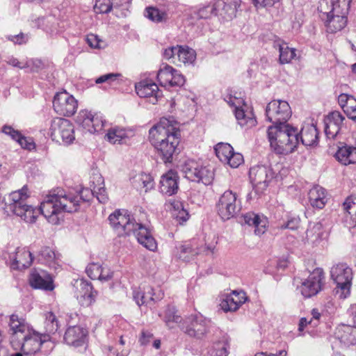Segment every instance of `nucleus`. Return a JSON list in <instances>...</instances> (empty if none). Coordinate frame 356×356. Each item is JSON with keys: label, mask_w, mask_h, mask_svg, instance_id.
<instances>
[{"label": "nucleus", "mask_w": 356, "mask_h": 356, "mask_svg": "<svg viewBox=\"0 0 356 356\" xmlns=\"http://www.w3.org/2000/svg\"><path fill=\"white\" fill-rule=\"evenodd\" d=\"M51 337L48 334H41L35 330H29L23 337L17 341L19 346H13L14 349H21L26 355H31L40 350L41 346L49 341Z\"/></svg>", "instance_id": "1a4fd4ad"}, {"label": "nucleus", "mask_w": 356, "mask_h": 356, "mask_svg": "<svg viewBox=\"0 0 356 356\" xmlns=\"http://www.w3.org/2000/svg\"><path fill=\"white\" fill-rule=\"evenodd\" d=\"M329 3L327 0H323L318 6V10L322 13L327 31L334 33L343 29L347 24V16L332 14L328 12Z\"/></svg>", "instance_id": "9b49d317"}, {"label": "nucleus", "mask_w": 356, "mask_h": 356, "mask_svg": "<svg viewBox=\"0 0 356 356\" xmlns=\"http://www.w3.org/2000/svg\"><path fill=\"white\" fill-rule=\"evenodd\" d=\"M2 131L5 134L10 136L12 139L16 141L22 136L19 131L15 130L12 127L8 125L3 126L2 128Z\"/></svg>", "instance_id": "e2e57ef3"}, {"label": "nucleus", "mask_w": 356, "mask_h": 356, "mask_svg": "<svg viewBox=\"0 0 356 356\" xmlns=\"http://www.w3.org/2000/svg\"><path fill=\"white\" fill-rule=\"evenodd\" d=\"M243 161V157L241 154L236 153L233 151L228 157L227 161H225L230 167L236 168L238 167Z\"/></svg>", "instance_id": "6e6d98bb"}, {"label": "nucleus", "mask_w": 356, "mask_h": 356, "mask_svg": "<svg viewBox=\"0 0 356 356\" xmlns=\"http://www.w3.org/2000/svg\"><path fill=\"white\" fill-rule=\"evenodd\" d=\"M300 220L298 217H289L286 222H284L280 225V227L281 229H289L291 230H296L300 226Z\"/></svg>", "instance_id": "4d7b16f0"}, {"label": "nucleus", "mask_w": 356, "mask_h": 356, "mask_svg": "<svg viewBox=\"0 0 356 356\" xmlns=\"http://www.w3.org/2000/svg\"><path fill=\"white\" fill-rule=\"evenodd\" d=\"M241 219L243 220L241 223L243 222L249 226L254 227V233L257 235H261L265 233L266 225V219H261L259 216L252 212L243 214L241 216Z\"/></svg>", "instance_id": "f704fd0d"}, {"label": "nucleus", "mask_w": 356, "mask_h": 356, "mask_svg": "<svg viewBox=\"0 0 356 356\" xmlns=\"http://www.w3.org/2000/svg\"><path fill=\"white\" fill-rule=\"evenodd\" d=\"M194 14L198 19H209L212 16H216L214 0L211 1L207 5L201 6Z\"/></svg>", "instance_id": "49530a36"}, {"label": "nucleus", "mask_w": 356, "mask_h": 356, "mask_svg": "<svg viewBox=\"0 0 356 356\" xmlns=\"http://www.w3.org/2000/svg\"><path fill=\"white\" fill-rule=\"evenodd\" d=\"M183 170L186 177L192 181L202 182L204 185H209L213 179L212 170L207 167L198 165L193 161L186 163Z\"/></svg>", "instance_id": "4468645a"}, {"label": "nucleus", "mask_w": 356, "mask_h": 356, "mask_svg": "<svg viewBox=\"0 0 356 356\" xmlns=\"http://www.w3.org/2000/svg\"><path fill=\"white\" fill-rule=\"evenodd\" d=\"M216 16L220 19L229 21L236 17L240 0H214Z\"/></svg>", "instance_id": "412c9836"}, {"label": "nucleus", "mask_w": 356, "mask_h": 356, "mask_svg": "<svg viewBox=\"0 0 356 356\" xmlns=\"http://www.w3.org/2000/svg\"><path fill=\"white\" fill-rule=\"evenodd\" d=\"M180 131L172 118H163L149 130V140L164 163L179 153Z\"/></svg>", "instance_id": "f03ea898"}, {"label": "nucleus", "mask_w": 356, "mask_h": 356, "mask_svg": "<svg viewBox=\"0 0 356 356\" xmlns=\"http://www.w3.org/2000/svg\"><path fill=\"white\" fill-rule=\"evenodd\" d=\"M318 132L314 124H305L299 132V140L305 146H312L318 142Z\"/></svg>", "instance_id": "473e14b6"}, {"label": "nucleus", "mask_w": 356, "mask_h": 356, "mask_svg": "<svg viewBox=\"0 0 356 356\" xmlns=\"http://www.w3.org/2000/svg\"><path fill=\"white\" fill-rule=\"evenodd\" d=\"M216 209L218 215L223 220L235 217L241 209V202L238 194L231 190L225 191L216 204Z\"/></svg>", "instance_id": "0eeeda50"}, {"label": "nucleus", "mask_w": 356, "mask_h": 356, "mask_svg": "<svg viewBox=\"0 0 356 356\" xmlns=\"http://www.w3.org/2000/svg\"><path fill=\"white\" fill-rule=\"evenodd\" d=\"M311 315L312 318L309 321V323L312 327H316L321 321L322 314L318 309L314 308L312 310Z\"/></svg>", "instance_id": "680f3d73"}, {"label": "nucleus", "mask_w": 356, "mask_h": 356, "mask_svg": "<svg viewBox=\"0 0 356 356\" xmlns=\"http://www.w3.org/2000/svg\"><path fill=\"white\" fill-rule=\"evenodd\" d=\"M44 328L45 332L41 334H48L51 337V334H55L60 327L56 315L51 312H47L44 314Z\"/></svg>", "instance_id": "37998d69"}, {"label": "nucleus", "mask_w": 356, "mask_h": 356, "mask_svg": "<svg viewBox=\"0 0 356 356\" xmlns=\"http://www.w3.org/2000/svg\"><path fill=\"white\" fill-rule=\"evenodd\" d=\"M276 45L278 47L280 53L279 63L281 65L290 63L295 58L296 56V49L295 48L289 47L284 42H278Z\"/></svg>", "instance_id": "a19ab883"}, {"label": "nucleus", "mask_w": 356, "mask_h": 356, "mask_svg": "<svg viewBox=\"0 0 356 356\" xmlns=\"http://www.w3.org/2000/svg\"><path fill=\"white\" fill-rule=\"evenodd\" d=\"M67 119L55 118L51 120L49 127V135L53 140L60 143V135L63 130L69 124Z\"/></svg>", "instance_id": "ea45409f"}, {"label": "nucleus", "mask_w": 356, "mask_h": 356, "mask_svg": "<svg viewBox=\"0 0 356 356\" xmlns=\"http://www.w3.org/2000/svg\"><path fill=\"white\" fill-rule=\"evenodd\" d=\"M178 176L177 172L170 170L162 175L160 180V191L168 195L175 194L178 191Z\"/></svg>", "instance_id": "c756f323"}, {"label": "nucleus", "mask_w": 356, "mask_h": 356, "mask_svg": "<svg viewBox=\"0 0 356 356\" xmlns=\"http://www.w3.org/2000/svg\"><path fill=\"white\" fill-rule=\"evenodd\" d=\"M268 138L271 148L279 154L291 153L300 143L298 129L289 124L270 126Z\"/></svg>", "instance_id": "20e7f679"}, {"label": "nucleus", "mask_w": 356, "mask_h": 356, "mask_svg": "<svg viewBox=\"0 0 356 356\" xmlns=\"http://www.w3.org/2000/svg\"><path fill=\"white\" fill-rule=\"evenodd\" d=\"M29 327L25 319L19 317L17 314H12L10 316L9 321V334L10 341L12 346H19V342L17 341L20 337L22 338L27 331Z\"/></svg>", "instance_id": "aec40b11"}, {"label": "nucleus", "mask_w": 356, "mask_h": 356, "mask_svg": "<svg viewBox=\"0 0 356 356\" xmlns=\"http://www.w3.org/2000/svg\"><path fill=\"white\" fill-rule=\"evenodd\" d=\"M344 216L343 220L348 228L356 226V202L348 198L343 203Z\"/></svg>", "instance_id": "4c0bfd02"}, {"label": "nucleus", "mask_w": 356, "mask_h": 356, "mask_svg": "<svg viewBox=\"0 0 356 356\" xmlns=\"http://www.w3.org/2000/svg\"><path fill=\"white\" fill-rule=\"evenodd\" d=\"M7 38L8 40L13 42L14 44H26L28 42L29 37L27 34L20 33L15 35H8Z\"/></svg>", "instance_id": "052dcab7"}, {"label": "nucleus", "mask_w": 356, "mask_h": 356, "mask_svg": "<svg viewBox=\"0 0 356 356\" xmlns=\"http://www.w3.org/2000/svg\"><path fill=\"white\" fill-rule=\"evenodd\" d=\"M163 297V293L161 291L159 290L156 293L149 286L143 288H135L133 290V298L138 306L151 307L154 302L162 299Z\"/></svg>", "instance_id": "6ab92c4d"}, {"label": "nucleus", "mask_w": 356, "mask_h": 356, "mask_svg": "<svg viewBox=\"0 0 356 356\" xmlns=\"http://www.w3.org/2000/svg\"><path fill=\"white\" fill-rule=\"evenodd\" d=\"M30 285L35 289L52 291L54 289L53 278L43 270H33L29 276Z\"/></svg>", "instance_id": "b1692460"}, {"label": "nucleus", "mask_w": 356, "mask_h": 356, "mask_svg": "<svg viewBox=\"0 0 356 356\" xmlns=\"http://www.w3.org/2000/svg\"><path fill=\"white\" fill-rule=\"evenodd\" d=\"M108 221L118 236H129L133 233L143 247L150 251L156 250L157 243L150 230L145 225L136 222L127 210H115L109 215Z\"/></svg>", "instance_id": "7ed1b4c3"}, {"label": "nucleus", "mask_w": 356, "mask_h": 356, "mask_svg": "<svg viewBox=\"0 0 356 356\" xmlns=\"http://www.w3.org/2000/svg\"><path fill=\"white\" fill-rule=\"evenodd\" d=\"M249 177L256 191L262 192L274 178V172L266 165H257L250 169Z\"/></svg>", "instance_id": "dca6fc26"}, {"label": "nucleus", "mask_w": 356, "mask_h": 356, "mask_svg": "<svg viewBox=\"0 0 356 356\" xmlns=\"http://www.w3.org/2000/svg\"><path fill=\"white\" fill-rule=\"evenodd\" d=\"M120 76L118 73H108L106 74H103L98 77L95 83L97 84L103 83H108L109 84L112 83L113 81L117 80V79Z\"/></svg>", "instance_id": "bf43d9fd"}, {"label": "nucleus", "mask_w": 356, "mask_h": 356, "mask_svg": "<svg viewBox=\"0 0 356 356\" xmlns=\"http://www.w3.org/2000/svg\"><path fill=\"white\" fill-rule=\"evenodd\" d=\"M29 195L28 188L24 186L22 188L10 193L6 202L8 209L19 216L27 223H33L39 214H42L41 209H37L27 202Z\"/></svg>", "instance_id": "39448f33"}, {"label": "nucleus", "mask_w": 356, "mask_h": 356, "mask_svg": "<svg viewBox=\"0 0 356 356\" xmlns=\"http://www.w3.org/2000/svg\"><path fill=\"white\" fill-rule=\"evenodd\" d=\"M257 8L271 7L280 0H252Z\"/></svg>", "instance_id": "69168bd1"}, {"label": "nucleus", "mask_w": 356, "mask_h": 356, "mask_svg": "<svg viewBox=\"0 0 356 356\" xmlns=\"http://www.w3.org/2000/svg\"><path fill=\"white\" fill-rule=\"evenodd\" d=\"M352 0H330L328 12L347 16Z\"/></svg>", "instance_id": "79ce46f5"}, {"label": "nucleus", "mask_w": 356, "mask_h": 356, "mask_svg": "<svg viewBox=\"0 0 356 356\" xmlns=\"http://www.w3.org/2000/svg\"><path fill=\"white\" fill-rule=\"evenodd\" d=\"M75 139L74 128L73 124L69 121V124L63 130L60 135V142L62 141L65 145L71 144Z\"/></svg>", "instance_id": "3c124183"}, {"label": "nucleus", "mask_w": 356, "mask_h": 356, "mask_svg": "<svg viewBox=\"0 0 356 356\" xmlns=\"http://www.w3.org/2000/svg\"><path fill=\"white\" fill-rule=\"evenodd\" d=\"M88 331L80 326H69L64 335L65 342L74 347L82 346L87 340Z\"/></svg>", "instance_id": "393cba45"}, {"label": "nucleus", "mask_w": 356, "mask_h": 356, "mask_svg": "<svg viewBox=\"0 0 356 356\" xmlns=\"http://www.w3.org/2000/svg\"><path fill=\"white\" fill-rule=\"evenodd\" d=\"M144 15L154 23H166L169 20V12L164 7L149 6L144 12Z\"/></svg>", "instance_id": "72a5a7b5"}, {"label": "nucleus", "mask_w": 356, "mask_h": 356, "mask_svg": "<svg viewBox=\"0 0 356 356\" xmlns=\"http://www.w3.org/2000/svg\"><path fill=\"white\" fill-rule=\"evenodd\" d=\"M54 111L59 115L71 116L77 109L78 103L74 97L66 91L57 92L53 100Z\"/></svg>", "instance_id": "2eb2a0df"}, {"label": "nucleus", "mask_w": 356, "mask_h": 356, "mask_svg": "<svg viewBox=\"0 0 356 356\" xmlns=\"http://www.w3.org/2000/svg\"><path fill=\"white\" fill-rule=\"evenodd\" d=\"M309 201L313 207L322 209L326 203L325 189L321 186H316L312 188L309 193Z\"/></svg>", "instance_id": "58836bf2"}, {"label": "nucleus", "mask_w": 356, "mask_h": 356, "mask_svg": "<svg viewBox=\"0 0 356 356\" xmlns=\"http://www.w3.org/2000/svg\"><path fill=\"white\" fill-rule=\"evenodd\" d=\"M102 266L98 264H90L86 269V272L92 280H99L101 276Z\"/></svg>", "instance_id": "5fc2aeb1"}, {"label": "nucleus", "mask_w": 356, "mask_h": 356, "mask_svg": "<svg viewBox=\"0 0 356 356\" xmlns=\"http://www.w3.org/2000/svg\"><path fill=\"white\" fill-rule=\"evenodd\" d=\"M178 47L179 45L175 47H170L165 49L163 54L164 58L167 60L171 59L172 63L178 65L177 63Z\"/></svg>", "instance_id": "13d9d810"}, {"label": "nucleus", "mask_w": 356, "mask_h": 356, "mask_svg": "<svg viewBox=\"0 0 356 356\" xmlns=\"http://www.w3.org/2000/svg\"><path fill=\"white\" fill-rule=\"evenodd\" d=\"M266 115L273 125L288 124L287 121L291 116V107L286 101L273 100L267 105Z\"/></svg>", "instance_id": "9d476101"}, {"label": "nucleus", "mask_w": 356, "mask_h": 356, "mask_svg": "<svg viewBox=\"0 0 356 356\" xmlns=\"http://www.w3.org/2000/svg\"><path fill=\"white\" fill-rule=\"evenodd\" d=\"M345 117L339 111L330 113L325 119V133L327 138H334L344 126Z\"/></svg>", "instance_id": "4be33fe9"}, {"label": "nucleus", "mask_w": 356, "mask_h": 356, "mask_svg": "<svg viewBox=\"0 0 356 356\" xmlns=\"http://www.w3.org/2000/svg\"><path fill=\"white\" fill-rule=\"evenodd\" d=\"M196 58L195 51L187 46H179L177 61L184 64H192Z\"/></svg>", "instance_id": "c03bdc74"}, {"label": "nucleus", "mask_w": 356, "mask_h": 356, "mask_svg": "<svg viewBox=\"0 0 356 356\" xmlns=\"http://www.w3.org/2000/svg\"><path fill=\"white\" fill-rule=\"evenodd\" d=\"M83 189L79 194L66 193L63 188L51 191L40 204L42 215L53 225H58L63 217V212H74L79 209L80 200L89 201L94 195H90Z\"/></svg>", "instance_id": "f257e3e1"}, {"label": "nucleus", "mask_w": 356, "mask_h": 356, "mask_svg": "<svg viewBox=\"0 0 356 356\" xmlns=\"http://www.w3.org/2000/svg\"><path fill=\"white\" fill-rule=\"evenodd\" d=\"M76 123L90 134L102 130L105 120L100 113L81 110L76 118Z\"/></svg>", "instance_id": "ddd939ff"}, {"label": "nucleus", "mask_w": 356, "mask_h": 356, "mask_svg": "<svg viewBox=\"0 0 356 356\" xmlns=\"http://www.w3.org/2000/svg\"><path fill=\"white\" fill-rule=\"evenodd\" d=\"M19 144L22 146V147L27 149H32L35 147V144L31 140H28L26 137L22 135L17 140Z\"/></svg>", "instance_id": "0e129e2a"}, {"label": "nucleus", "mask_w": 356, "mask_h": 356, "mask_svg": "<svg viewBox=\"0 0 356 356\" xmlns=\"http://www.w3.org/2000/svg\"><path fill=\"white\" fill-rule=\"evenodd\" d=\"M136 91L140 97H152V104H155L158 98L162 95L158 86L151 81H143L136 84Z\"/></svg>", "instance_id": "c85d7f7f"}, {"label": "nucleus", "mask_w": 356, "mask_h": 356, "mask_svg": "<svg viewBox=\"0 0 356 356\" xmlns=\"http://www.w3.org/2000/svg\"><path fill=\"white\" fill-rule=\"evenodd\" d=\"M113 273L108 268L102 267L101 276L99 277V280L102 282H107L113 277Z\"/></svg>", "instance_id": "338daca9"}, {"label": "nucleus", "mask_w": 356, "mask_h": 356, "mask_svg": "<svg viewBox=\"0 0 356 356\" xmlns=\"http://www.w3.org/2000/svg\"><path fill=\"white\" fill-rule=\"evenodd\" d=\"M33 262L31 252L25 248H17L11 263V268L15 270H24L29 268Z\"/></svg>", "instance_id": "7c9ffc66"}, {"label": "nucleus", "mask_w": 356, "mask_h": 356, "mask_svg": "<svg viewBox=\"0 0 356 356\" xmlns=\"http://www.w3.org/2000/svg\"><path fill=\"white\" fill-rule=\"evenodd\" d=\"M211 321L201 314L186 317L180 325L183 332L190 337L202 339L209 331Z\"/></svg>", "instance_id": "6e6552de"}, {"label": "nucleus", "mask_w": 356, "mask_h": 356, "mask_svg": "<svg viewBox=\"0 0 356 356\" xmlns=\"http://www.w3.org/2000/svg\"><path fill=\"white\" fill-rule=\"evenodd\" d=\"M336 337L346 344H354L356 343V328L348 325H340L335 332Z\"/></svg>", "instance_id": "c9c22d12"}, {"label": "nucleus", "mask_w": 356, "mask_h": 356, "mask_svg": "<svg viewBox=\"0 0 356 356\" xmlns=\"http://www.w3.org/2000/svg\"><path fill=\"white\" fill-rule=\"evenodd\" d=\"M330 275L337 284L334 290L335 296L340 299L346 298L350 293L353 280L352 269L346 264H337L332 267Z\"/></svg>", "instance_id": "423d86ee"}, {"label": "nucleus", "mask_w": 356, "mask_h": 356, "mask_svg": "<svg viewBox=\"0 0 356 356\" xmlns=\"http://www.w3.org/2000/svg\"><path fill=\"white\" fill-rule=\"evenodd\" d=\"M60 254L49 246H43L38 251L36 258L42 264L57 270L61 266Z\"/></svg>", "instance_id": "5701e85b"}, {"label": "nucleus", "mask_w": 356, "mask_h": 356, "mask_svg": "<svg viewBox=\"0 0 356 356\" xmlns=\"http://www.w3.org/2000/svg\"><path fill=\"white\" fill-rule=\"evenodd\" d=\"M106 137L108 140L113 144L118 143L128 137L127 131L123 128L113 127L108 130Z\"/></svg>", "instance_id": "8fccbe9b"}, {"label": "nucleus", "mask_w": 356, "mask_h": 356, "mask_svg": "<svg viewBox=\"0 0 356 356\" xmlns=\"http://www.w3.org/2000/svg\"><path fill=\"white\" fill-rule=\"evenodd\" d=\"M228 104L234 107V115L238 123L241 127L250 128L256 125V120L252 116L247 115L243 109L241 108V105L243 104V100L240 98L230 97L227 101ZM250 115L252 114L250 113Z\"/></svg>", "instance_id": "a878e982"}, {"label": "nucleus", "mask_w": 356, "mask_h": 356, "mask_svg": "<svg viewBox=\"0 0 356 356\" xmlns=\"http://www.w3.org/2000/svg\"><path fill=\"white\" fill-rule=\"evenodd\" d=\"M7 63L12 66L17 67L19 69H23V68H26V67H28L27 63L20 62L17 58H15L14 57H11V58H8Z\"/></svg>", "instance_id": "774afa93"}, {"label": "nucleus", "mask_w": 356, "mask_h": 356, "mask_svg": "<svg viewBox=\"0 0 356 356\" xmlns=\"http://www.w3.org/2000/svg\"><path fill=\"white\" fill-rule=\"evenodd\" d=\"M200 252H202L200 249H195L190 245H184L181 247L179 258L185 261H188L193 256L198 254Z\"/></svg>", "instance_id": "603ef678"}, {"label": "nucleus", "mask_w": 356, "mask_h": 356, "mask_svg": "<svg viewBox=\"0 0 356 356\" xmlns=\"http://www.w3.org/2000/svg\"><path fill=\"white\" fill-rule=\"evenodd\" d=\"M336 159L342 164L346 165L356 163V147L350 145H343L339 148L335 154Z\"/></svg>", "instance_id": "e433bc0d"}, {"label": "nucleus", "mask_w": 356, "mask_h": 356, "mask_svg": "<svg viewBox=\"0 0 356 356\" xmlns=\"http://www.w3.org/2000/svg\"><path fill=\"white\" fill-rule=\"evenodd\" d=\"M75 296L83 307H88L95 302L97 291L94 290L90 282L81 279L75 282Z\"/></svg>", "instance_id": "f3484780"}, {"label": "nucleus", "mask_w": 356, "mask_h": 356, "mask_svg": "<svg viewBox=\"0 0 356 356\" xmlns=\"http://www.w3.org/2000/svg\"><path fill=\"white\" fill-rule=\"evenodd\" d=\"M338 103L347 117L356 123V99L342 93L338 97Z\"/></svg>", "instance_id": "2f4dec72"}, {"label": "nucleus", "mask_w": 356, "mask_h": 356, "mask_svg": "<svg viewBox=\"0 0 356 356\" xmlns=\"http://www.w3.org/2000/svg\"><path fill=\"white\" fill-rule=\"evenodd\" d=\"M157 79L163 87L181 86L185 83L184 76L172 66L165 65L157 73Z\"/></svg>", "instance_id": "a211bd4d"}, {"label": "nucleus", "mask_w": 356, "mask_h": 356, "mask_svg": "<svg viewBox=\"0 0 356 356\" xmlns=\"http://www.w3.org/2000/svg\"><path fill=\"white\" fill-rule=\"evenodd\" d=\"M246 300L247 296L245 292L233 291L221 300L220 306L226 312H235L241 305L245 303Z\"/></svg>", "instance_id": "bb28decb"}, {"label": "nucleus", "mask_w": 356, "mask_h": 356, "mask_svg": "<svg viewBox=\"0 0 356 356\" xmlns=\"http://www.w3.org/2000/svg\"><path fill=\"white\" fill-rule=\"evenodd\" d=\"M164 321L166 325L170 328H173L176 325L182 323L181 317L177 314V312L174 307H168L165 312Z\"/></svg>", "instance_id": "a18cd8bd"}, {"label": "nucleus", "mask_w": 356, "mask_h": 356, "mask_svg": "<svg viewBox=\"0 0 356 356\" xmlns=\"http://www.w3.org/2000/svg\"><path fill=\"white\" fill-rule=\"evenodd\" d=\"M90 187L91 190H86L84 192L95 195L101 203L105 204L108 202V197L104 188V180L100 174H93L90 180Z\"/></svg>", "instance_id": "cd10ccee"}, {"label": "nucleus", "mask_w": 356, "mask_h": 356, "mask_svg": "<svg viewBox=\"0 0 356 356\" xmlns=\"http://www.w3.org/2000/svg\"><path fill=\"white\" fill-rule=\"evenodd\" d=\"M214 150L216 156L220 159V161L225 163L230 154L233 153L234 149L228 143H219L215 146Z\"/></svg>", "instance_id": "09e8293b"}, {"label": "nucleus", "mask_w": 356, "mask_h": 356, "mask_svg": "<svg viewBox=\"0 0 356 356\" xmlns=\"http://www.w3.org/2000/svg\"><path fill=\"white\" fill-rule=\"evenodd\" d=\"M94 10L97 13H108L112 10L111 0H95Z\"/></svg>", "instance_id": "864d4df0"}, {"label": "nucleus", "mask_w": 356, "mask_h": 356, "mask_svg": "<svg viewBox=\"0 0 356 356\" xmlns=\"http://www.w3.org/2000/svg\"><path fill=\"white\" fill-rule=\"evenodd\" d=\"M134 183L136 187L144 188L145 192L152 188L154 186L152 177L146 173H140L136 176L134 178Z\"/></svg>", "instance_id": "de8ad7c7"}, {"label": "nucleus", "mask_w": 356, "mask_h": 356, "mask_svg": "<svg viewBox=\"0 0 356 356\" xmlns=\"http://www.w3.org/2000/svg\"><path fill=\"white\" fill-rule=\"evenodd\" d=\"M325 275L323 269L317 268L309 274L300 286L301 294L306 298L318 293L323 288Z\"/></svg>", "instance_id": "f8f14e48"}]
</instances>
